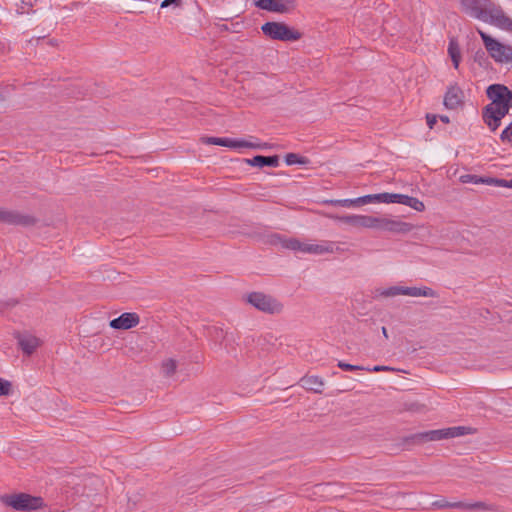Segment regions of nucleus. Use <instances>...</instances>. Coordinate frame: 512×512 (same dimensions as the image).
I'll use <instances>...</instances> for the list:
<instances>
[{
    "label": "nucleus",
    "mask_w": 512,
    "mask_h": 512,
    "mask_svg": "<svg viewBox=\"0 0 512 512\" xmlns=\"http://www.w3.org/2000/svg\"><path fill=\"white\" fill-rule=\"evenodd\" d=\"M460 10L467 16L500 29L512 32V19L492 0H458Z\"/></svg>",
    "instance_id": "obj_1"
},
{
    "label": "nucleus",
    "mask_w": 512,
    "mask_h": 512,
    "mask_svg": "<svg viewBox=\"0 0 512 512\" xmlns=\"http://www.w3.org/2000/svg\"><path fill=\"white\" fill-rule=\"evenodd\" d=\"M487 96L491 100L483 111V120L487 126L495 131L509 109L512 107V91L501 84L490 85L487 89Z\"/></svg>",
    "instance_id": "obj_2"
},
{
    "label": "nucleus",
    "mask_w": 512,
    "mask_h": 512,
    "mask_svg": "<svg viewBox=\"0 0 512 512\" xmlns=\"http://www.w3.org/2000/svg\"><path fill=\"white\" fill-rule=\"evenodd\" d=\"M0 502L15 511L32 512L42 509L44 500L42 497L33 496L27 493H11L0 496Z\"/></svg>",
    "instance_id": "obj_3"
},
{
    "label": "nucleus",
    "mask_w": 512,
    "mask_h": 512,
    "mask_svg": "<svg viewBox=\"0 0 512 512\" xmlns=\"http://www.w3.org/2000/svg\"><path fill=\"white\" fill-rule=\"evenodd\" d=\"M477 32L483 40L485 49L495 62L502 64L512 62V45L499 42L481 29H477Z\"/></svg>",
    "instance_id": "obj_4"
},
{
    "label": "nucleus",
    "mask_w": 512,
    "mask_h": 512,
    "mask_svg": "<svg viewBox=\"0 0 512 512\" xmlns=\"http://www.w3.org/2000/svg\"><path fill=\"white\" fill-rule=\"evenodd\" d=\"M399 295L410 296V297H437L436 291L432 288L423 287H405V286H390L387 288H378L375 290L376 297L391 298Z\"/></svg>",
    "instance_id": "obj_5"
},
{
    "label": "nucleus",
    "mask_w": 512,
    "mask_h": 512,
    "mask_svg": "<svg viewBox=\"0 0 512 512\" xmlns=\"http://www.w3.org/2000/svg\"><path fill=\"white\" fill-rule=\"evenodd\" d=\"M261 31L272 40L284 42L297 41L302 37L298 30L289 27L284 22H266L261 26Z\"/></svg>",
    "instance_id": "obj_6"
},
{
    "label": "nucleus",
    "mask_w": 512,
    "mask_h": 512,
    "mask_svg": "<svg viewBox=\"0 0 512 512\" xmlns=\"http://www.w3.org/2000/svg\"><path fill=\"white\" fill-rule=\"evenodd\" d=\"M246 301L257 310L267 314H280L284 305L275 297L263 292H251L246 296Z\"/></svg>",
    "instance_id": "obj_7"
},
{
    "label": "nucleus",
    "mask_w": 512,
    "mask_h": 512,
    "mask_svg": "<svg viewBox=\"0 0 512 512\" xmlns=\"http://www.w3.org/2000/svg\"><path fill=\"white\" fill-rule=\"evenodd\" d=\"M374 229L390 232L393 234H407L414 229L410 223L388 218V217H375Z\"/></svg>",
    "instance_id": "obj_8"
},
{
    "label": "nucleus",
    "mask_w": 512,
    "mask_h": 512,
    "mask_svg": "<svg viewBox=\"0 0 512 512\" xmlns=\"http://www.w3.org/2000/svg\"><path fill=\"white\" fill-rule=\"evenodd\" d=\"M254 5L262 10L285 14L295 9L296 0H255Z\"/></svg>",
    "instance_id": "obj_9"
},
{
    "label": "nucleus",
    "mask_w": 512,
    "mask_h": 512,
    "mask_svg": "<svg viewBox=\"0 0 512 512\" xmlns=\"http://www.w3.org/2000/svg\"><path fill=\"white\" fill-rule=\"evenodd\" d=\"M327 217L348 224L355 228L374 229L375 216L371 215H326Z\"/></svg>",
    "instance_id": "obj_10"
},
{
    "label": "nucleus",
    "mask_w": 512,
    "mask_h": 512,
    "mask_svg": "<svg viewBox=\"0 0 512 512\" xmlns=\"http://www.w3.org/2000/svg\"><path fill=\"white\" fill-rule=\"evenodd\" d=\"M202 142L205 144L219 145V146H224V147L233 148V149H238V148L259 149V147H260V145H256V143H252V142L246 141L244 139L204 137V138H202Z\"/></svg>",
    "instance_id": "obj_11"
},
{
    "label": "nucleus",
    "mask_w": 512,
    "mask_h": 512,
    "mask_svg": "<svg viewBox=\"0 0 512 512\" xmlns=\"http://www.w3.org/2000/svg\"><path fill=\"white\" fill-rule=\"evenodd\" d=\"M0 222L10 225L30 226L35 223V219L29 215H22L17 211L0 208Z\"/></svg>",
    "instance_id": "obj_12"
},
{
    "label": "nucleus",
    "mask_w": 512,
    "mask_h": 512,
    "mask_svg": "<svg viewBox=\"0 0 512 512\" xmlns=\"http://www.w3.org/2000/svg\"><path fill=\"white\" fill-rule=\"evenodd\" d=\"M443 104L449 110L462 107L464 104L463 90L457 85L449 86L444 95Z\"/></svg>",
    "instance_id": "obj_13"
},
{
    "label": "nucleus",
    "mask_w": 512,
    "mask_h": 512,
    "mask_svg": "<svg viewBox=\"0 0 512 512\" xmlns=\"http://www.w3.org/2000/svg\"><path fill=\"white\" fill-rule=\"evenodd\" d=\"M140 322L139 315L134 312H125L119 317L110 321L109 325L113 329L128 330L137 326Z\"/></svg>",
    "instance_id": "obj_14"
},
{
    "label": "nucleus",
    "mask_w": 512,
    "mask_h": 512,
    "mask_svg": "<svg viewBox=\"0 0 512 512\" xmlns=\"http://www.w3.org/2000/svg\"><path fill=\"white\" fill-rule=\"evenodd\" d=\"M442 439H448V432L445 429L438 430H430L426 432H420L411 435L407 438V441H411L415 444L431 442V441H439Z\"/></svg>",
    "instance_id": "obj_15"
},
{
    "label": "nucleus",
    "mask_w": 512,
    "mask_h": 512,
    "mask_svg": "<svg viewBox=\"0 0 512 512\" xmlns=\"http://www.w3.org/2000/svg\"><path fill=\"white\" fill-rule=\"evenodd\" d=\"M340 251L341 249L332 241H321L316 244L306 243L304 247V253L314 255L332 254Z\"/></svg>",
    "instance_id": "obj_16"
},
{
    "label": "nucleus",
    "mask_w": 512,
    "mask_h": 512,
    "mask_svg": "<svg viewBox=\"0 0 512 512\" xmlns=\"http://www.w3.org/2000/svg\"><path fill=\"white\" fill-rule=\"evenodd\" d=\"M245 162L250 166L255 167H264V166H270V167H277L279 165V157L277 155L275 156H262L257 155L253 157L252 159H245Z\"/></svg>",
    "instance_id": "obj_17"
},
{
    "label": "nucleus",
    "mask_w": 512,
    "mask_h": 512,
    "mask_svg": "<svg viewBox=\"0 0 512 512\" xmlns=\"http://www.w3.org/2000/svg\"><path fill=\"white\" fill-rule=\"evenodd\" d=\"M18 344L27 355L32 354L39 346V339L32 335L18 336Z\"/></svg>",
    "instance_id": "obj_18"
},
{
    "label": "nucleus",
    "mask_w": 512,
    "mask_h": 512,
    "mask_svg": "<svg viewBox=\"0 0 512 512\" xmlns=\"http://www.w3.org/2000/svg\"><path fill=\"white\" fill-rule=\"evenodd\" d=\"M145 507L144 494L139 491L128 493L127 509L129 511H139Z\"/></svg>",
    "instance_id": "obj_19"
},
{
    "label": "nucleus",
    "mask_w": 512,
    "mask_h": 512,
    "mask_svg": "<svg viewBox=\"0 0 512 512\" xmlns=\"http://www.w3.org/2000/svg\"><path fill=\"white\" fill-rule=\"evenodd\" d=\"M302 386L315 393H322L324 381L318 376H305L301 378Z\"/></svg>",
    "instance_id": "obj_20"
},
{
    "label": "nucleus",
    "mask_w": 512,
    "mask_h": 512,
    "mask_svg": "<svg viewBox=\"0 0 512 512\" xmlns=\"http://www.w3.org/2000/svg\"><path fill=\"white\" fill-rule=\"evenodd\" d=\"M178 361L174 358H166L161 362L160 371L165 378H171L176 374Z\"/></svg>",
    "instance_id": "obj_21"
},
{
    "label": "nucleus",
    "mask_w": 512,
    "mask_h": 512,
    "mask_svg": "<svg viewBox=\"0 0 512 512\" xmlns=\"http://www.w3.org/2000/svg\"><path fill=\"white\" fill-rule=\"evenodd\" d=\"M448 53L451 57L453 65L455 68H458L460 60H461V52L459 45L456 40L451 39L448 46Z\"/></svg>",
    "instance_id": "obj_22"
},
{
    "label": "nucleus",
    "mask_w": 512,
    "mask_h": 512,
    "mask_svg": "<svg viewBox=\"0 0 512 512\" xmlns=\"http://www.w3.org/2000/svg\"><path fill=\"white\" fill-rule=\"evenodd\" d=\"M445 431L448 432V439L473 433L472 428L466 426L445 428Z\"/></svg>",
    "instance_id": "obj_23"
},
{
    "label": "nucleus",
    "mask_w": 512,
    "mask_h": 512,
    "mask_svg": "<svg viewBox=\"0 0 512 512\" xmlns=\"http://www.w3.org/2000/svg\"><path fill=\"white\" fill-rule=\"evenodd\" d=\"M460 504L462 506L459 507V509H464V510H487V511L493 510V507L491 505H489L485 502H481V501L474 502V503L460 502Z\"/></svg>",
    "instance_id": "obj_24"
},
{
    "label": "nucleus",
    "mask_w": 512,
    "mask_h": 512,
    "mask_svg": "<svg viewBox=\"0 0 512 512\" xmlns=\"http://www.w3.org/2000/svg\"><path fill=\"white\" fill-rule=\"evenodd\" d=\"M306 242H301L298 239L290 238L283 241V246L293 251H300L304 253V247Z\"/></svg>",
    "instance_id": "obj_25"
},
{
    "label": "nucleus",
    "mask_w": 512,
    "mask_h": 512,
    "mask_svg": "<svg viewBox=\"0 0 512 512\" xmlns=\"http://www.w3.org/2000/svg\"><path fill=\"white\" fill-rule=\"evenodd\" d=\"M324 203L333 205V206H341V207L358 206L357 198H355V199H330V200H325Z\"/></svg>",
    "instance_id": "obj_26"
},
{
    "label": "nucleus",
    "mask_w": 512,
    "mask_h": 512,
    "mask_svg": "<svg viewBox=\"0 0 512 512\" xmlns=\"http://www.w3.org/2000/svg\"><path fill=\"white\" fill-rule=\"evenodd\" d=\"M459 180L462 183L486 184V177H480L473 174L461 175Z\"/></svg>",
    "instance_id": "obj_27"
},
{
    "label": "nucleus",
    "mask_w": 512,
    "mask_h": 512,
    "mask_svg": "<svg viewBox=\"0 0 512 512\" xmlns=\"http://www.w3.org/2000/svg\"><path fill=\"white\" fill-rule=\"evenodd\" d=\"M486 184L498 187H505L512 189V180L498 179L492 177H486Z\"/></svg>",
    "instance_id": "obj_28"
},
{
    "label": "nucleus",
    "mask_w": 512,
    "mask_h": 512,
    "mask_svg": "<svg viewBox=\"0 0 512 512\" xmlns=\"http://www.w3.org/2000/svg\"><path fill=\"white\" fill-rule=\"evenodd\" d=\"M285 162L287 165H294V164H301V165H304L306 164L308 161L306 158L304 157H300L298 156L297 154L295 153H288L286 156H285Z\"/></svg>",
    "instance_id": "obj_29"
},
{
    "label": "nucleus",
    "mask_w": 512,
    "mask_h": 512,
    "mask_svg": "<svg viewBox=\"0 0 512 512\" xmlns=\"http://www.w3.org/2000/svg\"><path fill=\"white\" fill-rule=\"evenodd\" d=\"M12 392L10 381L0 378V396H8Z\"/></svg>",
    "instance_id": "obj_30"
},
{
    "label": "nucleus",
    "mask_w": 512,
    "mask_h": 512,
    "mask_svg": "<svg viewBox=\"0 0 512 512\" xmlns=\"http://www.w3.org/2000/svg\"><path fill=\"white\" fill-rule=\"evenodd\" d=\"M433 505L438 508H457V509H459V507L462 506L460 504V502H448L446 500L435 501L433 503Z\"/></svg>",
    "instance_id": "obj_31"
},
{
    "label": "nucleus",
    "mask_w": 512,
    "mask_h": 512,
    "mask_svg": "<svg viewBox=\"0 0 512 512\" xmlns=\"http://www.w3.org/2000/svg\"><path fill=\"white\" fill-rule=\"evenodd\" d=\"M377 202V194H369L357 198L358 206L366 205L369 203Z\"/></svg>",
    "instance_id": "obj_32"
},
{
    "label": "nucleus",
    "mask_w": 512,
    "mask_h": 512,
    "mask_svg": "<svg viewBox=\"0 0 512 512\" xmlns=\"http://www.w3.org/2000/svg\"><path fill=\"white\" fill-rule=\"evenodd\" d=\"M500 139L502 142L512 143V122L502 131Z\"/></svg>",
    "instance_id": "obj_33"
},
{
    "label": "nucleus",
    "mask_w": 512,
    "mask_h": 512,
    "mask_svg": "<svg viewBox=\"0 0 512 512\" xmlns=\"http://www.w3.org/2000/svg\"><path fill=\"white\" fill-rule=\"evenodd\" d=\"M407 206L413 208L414 210H416L418 212H422L425 210L424 203L415 197L410 198V202L408 203Z\"/></svg>",
    "instance_id": "obj_34"
},
{
    "label": "nucleus",
    "mask_w": 512,
    "mask_h": 512,
    "mask_svg": "<svg viewBox=\"0 0 512 512\" xmlns=\"http://www.w3.org/2000/svg\"><path fill=\"white\" fill-rule=\"evenodd\" d=\"M338 367L344 371H356V370H364L365 368L362 366L352 365L343 361L338 362Z\"/></svg>",
    "instance_id": "obj_35"
},
{
    "label": "nucleus",
    "mask_w": 512,
    "mask_h": 512,
    "mask_svg": "<svg viewBox=\"0 0 512 512\" xmlns=\"http://www.w3.org/2000/svg\"><path fill=\"white\" fill-rule=\"evenodd\" d=\"M391 193H379L377 194V202L379 203H390L391 199Z\"/></svg>",
    "instance_id": "obj_36"
},
{
    "label": "nucleus",
    "mask_w": 512,
    "mask_h": 512,
    "mask_svg": "<svg viewBox=\"0 0 512 512\" xmlns=\"http://www.w3.org/2000/svg\"><path fill=\"white\" fill-rule=\"evenodd\" d=\"M366 370L373 371V372H382V371H394L395 369L392 367H389V366L377 365V366H374L372 369L366 368Z\"/></svg>",
    "instance_id": "obj_37"
},
{
    "label": "nucleus",
    "mask_w": 512,
    "mask_h": 512,
    "mask_svg": "<svg viewBox=\"0 0 512 512\" xmlns=\"http://www.w3.org/2000/svg\"><path fill=\"white\" fill-rule=\"evenodd\" d=\"M426 120H427V125L429 126L430 129H432L437 122V116L432 115V114H427Z\"/></svg>",
    "instance_id": "obj_38"
},
{
    "label": "nucleus",
    "mask_w": 512,
    "mask_h": 512,
    "mask_svg": "<svg viewBox=\"0 0 512 512\" xmlns=\"http://www.w3.org/2000/svg\"><path fill=\"white\" fill-rule=\"evenodd\" d=\"M171 4L179 6L181 4V0H163L161 2L160 7L161 8H166V7L170 6Z\"/></svg>",
    "instance_id": "obj_39"
},
{
    "label": "nucleus",
    "mask_w": 512,
    "mask_h": 512,
    "mask_svg": "<svg viewBox=\"0 0 512 512\" xmlns=\"http://www.w3.org/2000/svg\"><path fill=\"white\" fill-rule=\"evenodd\" d=\"M410 198L411 196H408V195H404V194H401V198H400V202L399 204H402V205H408V203L410 202Z\"/></svg>",
    "instance_id": "obj_40"
},
{
    "label": "nucleus",
    "mask_w": 512,
    "mask_h": 512,
    "mask_svg": "<svg viewBox=\"0 0 512 512\" xmlns=\"http://www.w3.org/2000/svg\"><path fill=\"white\" fill-rule=\"evenodd\" d=\"M401 194L391 193V201L390 203H398L400 202Z\"/></svg>",
    "instance_id": "obj_41"
},
{
    "label": "nucleus",
    "mask_w": 512,
    "mask_h": 512,
    "mask_svg": "<svg viewBox=\"0 0 512 512\" xmlns=\"http://www.w3.org/2000/svg\"><path fill=\"white\" fill-rule=\"evenodd\" d=\"M440 120H441L442 122H444V123H449V122H450L449 117H448V116H446V115H442V116H440Z\"/></svg>",
    "instance_id": "obj_42"
},
{
    "label": "nucleus",
    "mask_w": 512,
    "mask_h": 512,
    "mask_svg": "<svg viewBox=\"0 0 512 512\" xmlns=\"http://www.w3.org/2000/svg\"><path fill=\"white\" fill-rule=\"evenodd\" d=\"M382 334L383 336L387 339L388 338V332H387V329L385 327H382Z\"/></svg>",
    "instance_id": "obj_43"
},
{
    "label": "nucleus",
    "mask_w": 512,
    "mask_h": 512,
    "mask_svg": "<svg viewBox=\"0 0 512 512\" xmlns=\"http://www.w3.org/2000/svg\"><path fill=\"white\" fill-rule=\"evenodd\" d=\"M23 3H25V4H27V5L32 6V0H26V1H24Z\"/></svg>",
    "instance_id": "obj_44"
},
{
    "label": "nucleus",
    "mask_w": 512,
    "mask_h": 512,
    "mask_svg": "<svg viewBox=\"0 0 512 512\" xmlns=\"http://www.w3.org/2000/svg\"><path fill=\"white\" fill-rule=\"evenodd\" d=\"M259 145H260L259 148H263L264 146H267V143H264V145H261V144H259Z\"/></svg>",
    "instance_id": "obj_45"
},
{
    "label": "nucleus",
    "mask_w": 512,
    "mask_h": 512,
    "mask_svg": "<svg viewBox=\"0 0 512 512\" xmlns=\"http://www.w3.org/2000/svg\"><path fill=\"white\" fill-rule=\"evenodd\" d=\"M2 100V95L0 94V101Z\"/></svg>",
    "instance_id": "obj_46"
}]
</instances>
